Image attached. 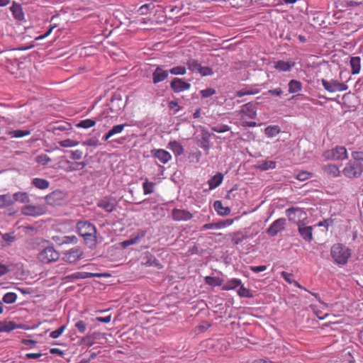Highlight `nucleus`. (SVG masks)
Wrapping results in <instances>:
<instances>
[{
	"label": "nucleus",
	"instance_id": "obj_1",
	"mask_svg": "<svg viewBox=\"0 0 363 363\" xmlns=\"http://www.w3.org/2000/svg\"><path fill=\"white\" fill-rule=\"evenodd\" d=\"M79 234L84 238V241L89 247L96 244V230L95 226L86 221H79L77 224Z\"/></svg>",
	"mask_w": 363,
	"mask_h": 363
},
{
	"label": "nucleus",
	"instance_id": "obj_2",
	"mask_svg": "<svg viewBox=\"0 0 363 363\" xmlns=\"http://www.w3.org/2000/svg\"><path fill=\"white\" fill-rule=\"evenodd\" d=\"M330 255L336 264L345 265L351 257V250L343 244L336 243L330 248Z\"/></svg>",
	"mask_w": 363,
	"mask_h": 363
},
{
	"label": "nucleus",
	"instance_id": "obj_3",
	"mask_svg": "<svg viewBox=\"0 0 363 363\" xmlns=\"http://www.w3.org/2000/svg\"><path fill=\"white\" fill-rule=\"evenodd\" d=\"M59 258L60 253L52 246L43 249L38 255V260L44 264L56 262Z\"/></svg>",
	"mask_w": 363,
	"mask_h": 363
},
{
	"label": "nucleus",
	"instance_id": "obj_4",
	"mask_svg": "<svg viewBox=\"0 0 363 363\" xmlns=\"http://www.w3.org/2000/svg\"><path fill=\"white\" fill-rule=\"evenodd\" d=\"M363 172V164L357 162L350 161L342 170V174L347 178L359 177Z\"/></svg>",
	"mask_w": 363,
	"mask_h": 363
},
{
	"label": "nucleus",
	"instance_id": "obj_5",
	"mask_svg": "<svg viewBox=\"0 0 363 363\" xmlns=\"http://www.w3.org/2000/svg\"><path fill=\"white\" fill-rule=\"evenodd\" d=\"M323 156L328 160H344L347 158V151L343 146H336L331 150L325 151Z\"/></svg>",
	"mask_w": 363,
	"mask_h": 363
},
{
	"label": "nucleus",
	"instance_id": "obj_6",
	"mask_svg": "<svg viewBox=\"0 0 363 363\" xmlns=\"http://www.w3.org/2000/svg\"><path fill=\"white\" fill-rule=\"evenodd\" d=\"M48 209L45 205H26L21 208V213L27 216L38 217L46 213Z\"/></svg>",
	"mask_w": 363,
	"mask_h": 363
},
{
	"label": "nucleus",
	"instance_id": "obj_7",
	"mask_svg": "<svg viewBox=\"0 0 363 363\" xmlns=\"http://www.w3.org/2000/svg\"><path fill=\"white\" fill-rule=\"evenodd\" d=\"M321 83L324 89L329 92L344 91L347 90L348 86L337 79L330 81L323 79Z\"/></svg>",
	"mask_w": 363,
	"mask_h": 363
},
{
	"label": "nucleus",
	"instance_id": "obj_8",
	"mask_svg": "<svg viewBox=\"0 0 363 363\" xmlns=\"http://www.w3.org/2000/svg\"><path fill=\"white\" fill-rule=\"evenodd\" d=\"M45 199L48 205L58 206L65 201V194L62 191L56 190L48 194Z\"/></svg>",
	"mask_w": 363,
	"mask_h": 363
},
{
	"label": "nucleus",
	"instance_id": "obj_9",
	"mask_svg": "<svg viewBox=\"0 0 363 363\" xmlns=\"http://www.w3.org/2000/svg\"><path fill=\"white\" fill-rule=\"evenodd\" d=\"M83 251L79 247H74L65 252L63 255L62 259L68 263H76L82 256Z\"/></svg>",
	"mask_w": 363,
	"mask_h": 363
},
{
	"label": "nucleus",
	"instance_id": "obj_10",
	"mask_svg": "<svg viewBox=\"0 0 363 363\" xmlns=\"http://www.w3.org/2000/svg\"><path fill=\"white\" fill-rule=\"evenodd\" d=\"M152 157L157 159L163 164L168 163L172 158V155L164 149H152L150 151Z\"/></svg>",
	"mask_w": 363,
	"mask_h": 363
},
{
	"label": "nucleus",
	"instance_id": "obj_11",
	"mask_svg": "<svg viewBox=\"0 0 363 363\" xmlns=\"http://www.w3.org/2000/svg\"><path fill=\"white\" fill-rule=\"evenodd\" d=\"M298 230L300 234V235L302 237V238L308 242H310L313 240V227L306 225L304 223H298Z\"/></svg>",
	"mask_w": 363,
	"mask_h": 363
},
{
	"label": "nucleus",
	"instance_id": "obj_12",
	"mask_svg": "<svg viewBox=\"0 0 363 363\" xmlns=\"http://www.w3.org/2000/svg\"><path fill=\"white\" fill-rule=\"evenodd\" d=\"M170 86L174 92L179 93L189 90L191 87V84L185 82L183 79L174 78L170 83Z\"/></svg>",
	"mask_w": 363,
	"mask_h": 363
},
{
	"label": "nucleus",
	"instance_id": "obj_13",
	"mask_svg": "<svg viewBox=\"0 0 363 363\" xmlns=\"http://www.w3.org/2000/svg\"><path fill=\"white\" fill-rule=\"evenodd\" d=\"M286 224V219L285 218H279L274 220L270 226L267 228V233L270 236H275L284 230V226Z\"/></svg>",
	"mask_w": 363,
	"mask_h": 363
},
{
	"label": "nucleus",
	"instance_id": "obj_14",
	"mask_svg": "<svg viewBox=\"0 0 363 363\" xmlns=\"http://www.w3.org/2000/svg\"><path fill=\"white\" fill-rule=\"evenodd\" d=\"M286 216L290 221L296 223H301V219L306 215L304 211L299 208H290L286 211Z\"/></svg>",
	"mask_w": 363,
	"mask_h": 363
},
{
	"label": "nucleus",
	"instance_id": "obj_15",
	"mask_svg": "<svg viewBox=\"0 0 363 363\" xmlns=\"http://www.w3.org/2000/svg\"><path fill=\"white\" fill-rule=\"evenodd\" d=\"M172 218L177 221L189 220L193 218V215L187 210L174 208L172 211Z\"/></svg>",
	"mask_w": 363,
	"mask_h": 363
},
{
	"label": "nucleus",
	"instance_id": "obj_16",
	"mask_svg": "<svg viewBox=\"0 0 363 363\" xmlns=\"http://www.w3.org/2000/svg\"><path fill=\"white\" fill-rule=\"evenodd\" d=\"M169 76V71L164 70L160 66H157L152 73V82L156 84L164 81Z\"/></svg>",
	"mask_w": 363,
	"mask_h": 363
},
{
	"label": "nucleus",
	"instance_id": "obj_17",
	"mask_svg": "<svg viewBox=\"0 0 363 363\" xmlns=\"http://www.w3.org/2000/svg\"><path fill=\"white\" fill-rule=\"evenodd\" d=\"M97 206L107 213H111L116 208V201L113 199L104 198L99 201Z\"/></svg>",
	"mask_w": 363,
	"mask_h": 363
},
{
	"label": "nucleus",
	"instance_id": "obj_18",
	"mask_svg": "<svg viewBox=\"0 0 363 363\" xmlns=\"http://www.w3.org/2000/svg\"><path fill=\"white\" fill-rule=\"evenodd\" d=\"M240 112L247 118L253 119L257 116V107L252 103H247L242 106Z\"/></svg>",
	"mask_w": 363,
	"mask_h": 363
},
{
	"label": "nucleus",
	"instance_id": "obj_19",
	"mask_svg": "<svg viewBox=\"0 0 363 363\" xmlns=\"http://www.w3.org/2000/svg\"><path fill=\"white\" fill-rule=\"evenodd\" d=\"M294 65L295 62L291 60H278L274 62V68L279 72H289Z\"/></svg>",
	"mask_w": 363,
	"mask_h": 363
},
{
	"label": "nucleus",
	"instance_id": "obj_20",
	"mask_svg": "<svg viewBox=\"0 0 363 363\" xmlns=\"http://www.w3.org/2000/svg\"><path fill=\"white\" fill-rule=\"evenodd\" d=\"M126 126H128V124L126 123L113 125L112 128L103 136L102 139L104 141H106L113 135L121 133Z\"/></svg>",
	"mask_w": 363,
	"mask_h": 363
},
{
	"label": "nucleus",
	"instance_id": "obj_21",
	"mask_svg": "<svg viewBox=\"0 0 363 363\" xmlns=\"http://www.w3.org/2000/svg\"><path fill=\"white\" fill-rule=\"evenodd\" d=\"M167 147L174 152L176 157L180 156L184 152V147L177 140L170 141L167 145Z\"/></svg>",
	"mask_w": 363,
	"mask_h": 363
},
{
	"label": "nucleus",
	"instance_id": "obj_22",
	"mask_svg": "<svg viewBox=\"0 0 363 363\" xmlns=\"http://www.w3.org/2000/svg\"><path fill=\"white\" fill-rule=\"evenodd\" d=\"M124 106L121 99L113 98L111 101L110 110L111 113L119 114Z\"/></svg>",
	"mask_w": 363,
	"mask_h": 363
},
{
	"label": "nucleus",
	"instance_id": "obj_23",
	"mask_svg": "<svg viewBox=\"0 0 363 363\" xmlns=\"http://www.w3.org/2000/svg\"><path fill=\"white\" fill-rule=\"evenodd\" d=\"M234 245H239L248 238V235L243 232L238 230L229 235Z\"/></svg>",
	"mask_w": 363,
	"mask_h": 363
},
{
	"label": "nucleus",
	"instance_id": "obj_24",
	"mask_svg": "<svg viewBox=\"0 0 363 363\" xmlns=\"http://www.w3.org/2000/svg\"><path fill=\"white\" fill-rule=\"evenodd\" d=\"M31 184L36 188L40 190H45L49 188L50 182L45 179L35 177L32 179Z\"/></svg>",
	"mask_w": 363,
	"mask_h": 363
},
{
	"label": "nucleus",
	"instance_id": "obj_25",
	"mask_svg": "<svg viewBox=\"0 0 363 363\" xmlns=\"http://www.w3.org/2000/svg\"><path fill=\"white\" fill-rule=\"evenodd\" d=\"M12 196V199H13V203L15 202H18L21 203H28L30 201V198L27 192L25 191H18L14 193Z\"/></svg>",
	"mask_w": 363,
	"mask_h": 363
},
{
	"label": "nucleus",
	"instance_id": "obj_26",
	"mask_svg": "<svg viewBox=\"0 0 363 363\" xmlns=\"http://www.w3.org/2000/svg\"><path fill=\"white\" fill-rule=\"evenodd\" d=\"M10 10L16 19L19 21L23 19L24 13L22 7L20 4L13 3L12 6L10 7Z\"/></svg>",
	"mask_w": 363,
	"mask_h": 363
},
{
	"label": "nucleus",
	"instance_id": "obj_27",
	"mask_svg": "<svg viewBox=\"0 0 363 363\" xmlns=\"http://www.w3.org/2000/svg\"><path fill=\"white\" fill-rule=\"evenodd\" d=\"M21 327L16 324L13 321H0V333H9Z\"/></svg>",
	"mask_w": 363,
	"mask_h": 363
},
{
	"label": "nucleus",
	"instance_id": "obj_28",
	"mask_svg": "<svg viewBox=\"0 0 363 363\" xmlns=\"http://www.w3.org/2000/svg\"><path fill=\"white\" fill-rule=\"evenodd\" d=\"M223 180V175L221 173H217L208 182L210 189H213L218 187Z\"/></svg>",
	"mask_w": 363,
	"mask_h": 363
},
{
	"label": "nucleus",
	"instance_id": "obj_29",
	"mask_svg": "<svg viewBox=\"0 0 363 363\" xmlns=\"http://www.w3.org/2000/svg\"><path fill=\"white\" fill-rule=\"evenodd\" d=\"M13 204V199L9 194L0 195V208L9 207Z\"/></svg>",
	"mask_w": 363,
	"mask_h": 363
},
{
	"label": "nucleus",
	"instance_id": "obj_30",
	"mask_svg": "<svg viewBox=\"0 0 363 363\" xmlns=\"http://www.w3.org/2000/svg\"><path fill=\"white\" fill-rule=\"evenodd\" d=\"M361 60L359 57H352L350 58V66L352 68V74H357L359 73L361 69Z\"/></svg>",
	"mask_w": 363,
	"mask_h": 363
},
{
	"label": "nucleus",
	"instance_id": "obj_31",
	"mask_svg": "<svg viewBox=\"0 0 363 363\" xmlns=\"http://www.w3.org/2000/svg\"><path fill=\"white\" fill-rule=\"evenodd\" d=\"M323 169L328 174H330L333 177H338L340 175V171L339 168L335 164H327L323 167Z\"/></svg>",
	"mask_w": 363,
	"mask_h": 363
},
{
	"label": "nucleus",
	"instance_id": "obj_32",
	"mask_svg": "<svg viewBox=\"0 0 363 363\" xmlns=\"http://www.w3.org/2000/svg\"><path fill=\"white\" fill-rule=\"evenodd\" d=\"M241 280L238 279H231L228 280L222 287L223 290H233L240 286Z\"/></svg>",
	"mask_w": 363,
	"mask_h": 363
},
{
	"label": "nucleus",
	"instance_id": "obj_33",
	"mask_svg": "<svg viewBox=\"0 0 363 363\" xmlns=\"http://www.w3.org/2000/svg\"><path fill=\"white\" fill-rule=\"evenodd\" d=\"M302 89V84L301 82L292 79L289 83V93H297Z\"/></svg>",
	"mask_w": 363,
	"mask_h": 363
},
{
	"label": "nucleus",
	"instance_id": "obj_34",
	"mask_svg": "<svg viewBox=\"0 0 363 363\" xmlns=\"http://www.w3.org/2000/svg\"><path fill=\"white\" fill-rule=\"evenodd\" d=\"M214 208L217 211V213L222 216H225L230 213V210L229 208H224L223 206V203L220 201H216L214 202Z\"/></svg>",
	"mask_w": 363,
	"mask_h": 363
},
{
	"label": "nucleus",
	"instance_id": "obj_35",
	"mask_svg": "<svg viewBox=\"0 0 363 363\" xmlns=\"http://www.w3.org/2000/svg\"><path fill=\"white\" fill-rule=\"evenodd\" d=\"M277 163L272 160H265L260 162L259 164V169L262 171H266L268 169H274L276 168Z\"/></svg>",
	"mask_w": 363,
	"mask_h": 363
},
{
	"label": "nucleus",
	"instance_id": "obj_36",
	"mask_svg": "<svg viewBox=\"0 0 363 363\" xmlns=\"http://www.w3.org/2000/svg\"><path fill=\"white\" fill-rule=\"evenodd\" d=\"M96 124V121L93 119H85L79 121L76 124V127L79 128H90L94 127Z\"/></svg>",
	"mask_w": 363,
	"mask_h": 363
},
{
	"label": "nucleus",
	"instance_id": "obj_37",
	"mask_svg": "<svg viewBox=\"0 0 363 363\" xmlns=\"http://www.w3.org/2000/svg\"><path fill=\"white\" fill-rule=\"evenodd\" d=\"M155 184L152 182H149L147 179H145L143 184V189L145 195L150 194L154 192Z\"/></svg>",
	"mask_w": 363,
	"mask_h": 363
},
{
	"label": "nucleus",
	"instance_id": "obj_38",
	"mask_svg": "<svg viewBox=\"0 0 363 363\" xmlns=\"http://www.w3.org/2000/svg\"><path fill=\"white\" fill-rule=\"evenodd\" d=\"M186 65L188 67V69L191 72H198L200 69L201 64L197 60L195 59H189L187 62Z\"/></svg>",
	"mask_w": 363,
	"mask_h": 363
},
{
	"label": "nucleus",
	"instance_id": "obj_39",
	"mask_svg": "<svg viewBox=\"0 0 363 363\" xmlns=\"http://www.w3.org/2000/svg\"><path fill=\"white\" fill-rule=\"evenodd\" d=\"M205 283L212 286H221L223 280L219 277H206Z\"/></svg>",
	"mask_w": 363,
	"mask_h": 363
},
{
	"label": "nucleus",
	"instance_id": "obj_40",
	"mask_svg": "<svg viewBox=\"0 0 363 363\" xmlns=\"http://www.w3.org/2000/svg\"><path fill=\"white\" fill-rule=\"evenodd\" d=\"M17 294L14 292H8L3 296V301L7 304H12L17 300Z\"/></svg>",
	"mask_w": 363,
	"mask_h": 363
},
{
	"label": "nucleus",
	"instance_id": "obj_41",
	"mask_svg": "<svg viewBox=\"0 0 363 363\" xmlns=\"http://www.w3.org/2000/svg\"><path fill=\"white\" fill-rule=\"evenodd\" d=\"M280 133V128L279 126L277 125H271V126H268L265 128L264 130V133L268 136V137H274V136H276L277 135H278L279 133Z\"/></svg>",
	"mask_w": 363,
	"mask_h": 363
},
{
	"label": "nucleus",
	"instance_id": "obj_42",
	"mask_svg": "<svg viewBox=\"0 0 363 363\" xmlns=\"http://www.w3.org/2000/svg\"><path fill=\"white\" fill-rule=\"evenodd\" d=\"M9 135L13 138H23L30 134V131L28 130H15L8 133Z\"/></svg>",
	"mask_w": 363,
	"mask_h": 363
},
{
	"label": "nucleus",
	"instance_id": "obj_43",
	"mask_svg": "<svg viewBox=\"0 0 363 363\" xmlns=\"http://www.w3.org/2000/svg\"><path fill=\"white\" fill-rule=\"evenodd\" d=\"M67 163L70 164L71 165L69 167V168L67 169V172H72V171H77V170H82L83 169L85 166L86 163L84 162H74L71 163L69 161H67Z\"/></svg>",
	"mask_w": 363,
	"mask_h": 363
},
{
	"label": "nucleus",
	"instance_id": "obj_44",
	"mask_svg": "<svg viewBox=\"0 0 363 363\" xmlns=\"http://www.w3.org/2000/svg\"><path fill=\"white\" fill-rule=\"evenodd\" d=\"M239 286H240V288L238 290V294L240 297L252 298L253 296V295L250 292V289L245 287L243 285H242V284Z\"/></svg>",
	"mask_w": 363,
	"mask_h": 363
},
{
	"label": "nucleus",
	"instance_id": "obj_45",
	"mask_svg": "<svg viewBox=\"0 0 363 363\" xmlns=\"http://www.w3.org/2000/svg\"><path fill=\"white\" fill-rule=\"evenodd\" d=\"M186 72V69L184 66L174 67L169 70V73H171L174 75H184Z\"/></svg>",
	"mask_w": 363,
	"mask_h": 363
},
{
	"label": "nucleus",
	"instance_id": "obj_46",
	"mask_svg": "<svg viewBox=\"0 0 363 363\" xmlns=\"http://www.w3.org/2000/svg\"><path fill=\"white\" fill-rule=\"evenodd\" d=\"M79 142L72 139H66L59 142V145L63 147H72L79 145Z\"/></svg>",
	"mask_w": 363,
	"mask_h": 363
},
{
	"label": "nucleus",
	"instance_id": "obj_47",
	"mask_svg": "<svg viewBox=\"0 0 363 363\" xmlns=\"http://www.w3.org/2000/svg\"><path fill=\"white\" fill-rule=\"evenodd\" d=\"M35 161L38 164H40L42 165H46V164H48L51 161V159L47 155L42 154V155H38L35 157Z\"/></svg>",
	"mask_w": 363,
	"mask_h": 363
},
{
	"label": "nucleus",
	"instance_id": "obj_48",
	"mask_svg": "<svg viewBox=\"0 0 363 363\" xmlns=\"http://www.w3.org/2000/svg\"><path fill=\"white\" fill-rule=\"evenodd\" d=\"M101 277V274L98 273H91V272H79L76 275V277L78 279H87L92 277Z\"/></svg>",
	"mask_w": 363,
	"mask_h": 363
},
{
	"label": "nucleus",
	"instance_id": "obj_49",
	"mask_svg": "<svg viewBox=\"0 0 363 363\" xmlns=\"http://www.w3.org/2000/svg\"><path fill=\"white\" fill-rule=\"evenodd\" d=\"M154 7L152 4H145L139 8L138 12L140 15H146L150 10L153 9Z\"/></svg>",
	"mask_w": 363,
	"mask_h": 363
},
{
	"label": "nucleus",
	"instance_id": "obj_50",
	"mask_svg": "<svg viewBox=\"0 0 363 363\" xmlns=\"http://www.w3.org/2000/svg\"><path fill=\"white\" fill-rule=\"evenodd\" d=\"M211 130L216 133H225L230 130V127L228 125H218L211 127Z\"/></svg>",
	"mask_w": 363,
	"mask_h": 363
},
{
	"label": "nucleus",
	"instance_id": "obj_51",
	"mask_svg": "<svg viewBox=\"0 0 363 363\" xmlns=\"http://www.w3.org/2000/svg\"><path fill=\"white\" fill-rule=\"evenodd\" d=\"M311 177L312 173L307 171H302L296 176V178L301 182L306 181Z\"/></svg>",
	"mask_w": 363,
	"mask_h": 363
},
{
	"label": "nucleus",
	"instance_id": "obj_52",
	"mask_svg": "<svg viewBox=\"0 0 363 363\" xmlns=\"http://www.w3.org/2000/svg\"><path fill=\"white\" fill-rule=\"evenodd\" d=\"M65 329H66V325H62L61 327H60L57 330L51 332L50 334V337L53 338V339L58 338L64 333Z\"/></svg>",
	"mask_w": 363,
	"mask_h": 363
},
{
	"label": "nucleus",
	"instance_id": "obj_53",
	"mask_svg": "<svg viewBox=\"0 0 363 363\" xmlns=\"http://www.w3.org/2000/svg\"><path fill=\"white\" fill-rule=\"evenodd\" d=\"M70 127H71L70 124H69L67 123H56L53 126V130L63 131V130H69Z\"/></svg>",
	"mask_w": 363,
	"mask_h": 363
},
{
	"label": "nucleus",
	"instance_id": "obj_54",
	"mask_svg": "<svg viewBox=\"0 0 363 363\" xmlns=\"http://www.w3.org/2000/svg\"><path fill=\"white\" fill-rule=\"evenodd\" d=\"M199 73H200V74L201 76H210V75H212L213 74V72L212 70V69L209 67H202L201 65V67H200V69L199 71Z\"/></svg>",
	"mask_w": 363,
	"mask_h": 363
},
{
	"label": "nucleus",
	"instance_id": "obj_55",
	"mask_svg": "<svg viewBox=\"0 0 363 363\" xmlns=\"http://www.w3.org/2000/svg\"><path fill=\"white\" fill-rule=\"evenodd\" d=\"M200 93L202 97L207 98L215 94L216 90L212 88H207L206 89L201 90Z\"/></svg>",
	"mask_w": 363,
	"mask_h": 363
},
{
	"label": "nucleus",
	"instance_id": "obj_56",
	"mask_svg": "<svg viewBox=\"0 0 363 363\" xmlns=\"http://www.w3.org/2000/svg\"><path fill=\"white\" fill-rule=\"evenodd\" d=\"M75 327L80 333H84L86 329V325L82 320H79L75 323Z\"/></svg>",
	"mask_w": 363,
	"mask_h": 363
},
{
	"label": "nucleus",
	"instance_id": "obj_57",
	"mask_svg": "<svg viewBox=\"0 0 363 363\" xmlns=\"http://www.w3.org/2000/svg\"><path fill=\"white\" fill-rule=\"evenodd\" d=\"M83 152L80 150H76L71 151V159L74 160H80L82 157Z\"/></svg>",
	"mask_w": 363,
	"mask_h": 363
},
{
	"label": "nucleus",
	"instance_id": "obj_58",
	"mask_svg": "<svg viewBox=\"0 0 363 363\" xmlns=\"http://www.w3.org/2000/svg\"><path fill=\"white\" fill-rule=\"evenodd\" d=\"M64 244L76 243L77 238L75 235L63 236Z\"/></svg>",
	"mask_w": 363,
	"mask_h": 363
},
{
	"label": "nucleus",
	"instance_id": "obj_59",
	"mask_svg": "<svg viewBox=\"0 0 363 363\" xmlns=\"http://www.w3.org/2000/svg\"><path fill=\"white\" fill-rule=\"evenodd\" d=\"M281 276L282 278L284 279L286 281H287L289 284H293V281H294L293 279V274H289L286 272H282L281 273Z\"/></svg>",
	"mask_w": 363,
	"mask_h": 363
},
{
	"label": "nucleus",
	"instance_id": "obj_60",
	"mask_svg": "<svg viewBox=\"0 0 363 363\" xmlns=\"http://www.w3.org/2000/svg\"><path fill=\"white\" fill-rule=\"evenodd\" d=\"M258 93V91H247L245 89H241L238 91L236 94V96L238 97H242L245 95H253Z\"/></svg>",
	"mask_w": 363,
	"mask_h": 363
},
{
	"label": "nucleus",
	"instance_id": "obj_61",
	"mask_svg": "<svg viewBox=\"0 0 363 363\" xmlns=\"http://www.w3.org/2000/svg\"><path fill=\"white\" fill-rule=\"evenodd\" d=\"M211 229H218V223H206L201 227V230H207Z\"/></svg>",
	"mask_w": 363,
	"mask_h": 363
},
{
	"label": "nucleus",
	"instance_id": "obj_62",
	"mask_svg": "<svg viewBox=\"0 0 363 363\" xmlns=\"http://www.w3.org/2000/svg\"><path fill=\"white\" fill-rule=\"evenodd\" d=\"M352 157L356 161H363V151L352 152Z\"/></svg>",
	"mask_w": 363,
	"mask_h": 363
},
{
	"label": "nucleus",
	"instance_id": "obj_63",
	"mask_svg": "<svg viewBox=\"0 0 363 363\" xmlns=\"http://www.w3.org/2000/svg\"><path fill=\"white\" fill-rule=\"evenodd\" d=\"M233 223V220H232V219H227L225 220L220 221L218 223V229L228 227V226L232 225Z\"/></svg>",
	"mask_w": 363,
	"mask_h": 363
},
{
	"label": "nucleus",
	"instance_id": "obj_64",
	"mask_svg": "<svg viewBox=\"0 0 363 363\" xmlns=\"http://www.w3.org/2000/svg\"><path fill=\"white\" fill-rule=\"evenodd\" d=\"M266 269H267V267L264 265L251 266L250 267V270L255 273H259V272H263V271L266 270Z\"/></svg>",
	"mask_w": 363,
	"mask_h": 363
}]
</instances>
